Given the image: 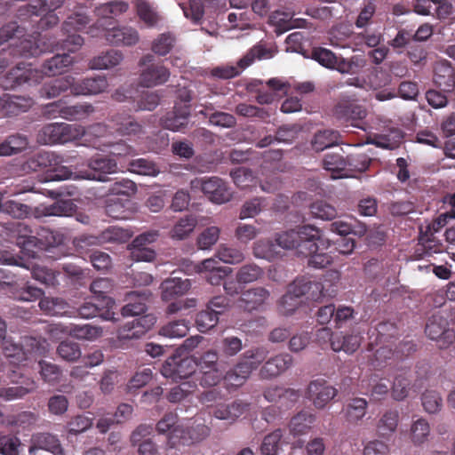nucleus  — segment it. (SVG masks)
Instances as JSON below:
<instances>
[{
    "label": "nucleus",
    "instance_id": "1",
    "mask_svg": "<svg viewBox=\"0 0 455 455\" xmlns=\"http://www.w3.org/2000/svg\"><path fill=\"white\" fill-rule=\"evenodd\" d=\"M321 230L312 225H303L275 235L278 247L295 250L299 255L310 254L317 249Z\"/></svg>",
    "mask_w": 455,
    "mask_h": 455
},
{
    "label": "nucleus",
    "instance_id": "2",
    "mask_svg": "<svg viewBox=\"0 0 455 455\" xmlns=\"http://www.w3.org/2000/svg\"><path fill=\"white\" fill-rule=\"evenodd\" d=\"M64 162L60 154L40 150L28 156L20 167L25 173L45 172L52 180H65L72 177V172L63 165Z\"/></svg>",
    "mask_w": 455,
    "mask_h": 455
},
{
    "label": "nucleus",
    "instance_id": "3",
    "mask_svg": "<svg viewBox=\"0 0 455 455\" xmlns=\"http://www.w3.org/2000/svg\"><path fill=\"white\" fill-rule=\"evenodd\" d=\"M339 281V273L330 270L323 275V283L310 280L307 277H297L288 288L300 300L306 297L308 300L316 301L322 297L333 296L337 290L334 286Z\"/></svg>",
    "mask_w": 455,
    "mask_h": 455
},
{
    "label": "nucleus",
    "instance_id": "4",
    "mask_svg": "<svg viewBox=\"0 0 455 455\" xmlns=\"http://www.w3.org/2000/svg\"><path fill=\"white\" fill-rule=\"evenodd\" d=\"M85 133V128L81 125L52 123L39 130L37 141L44 145L65 144L82 139Z\"/></svg>",
    "mask_w": 455,
    "mask_h": 455
},
{
    "label": "nucleus",
    "instance_id": "5",
    "mask_svg": "<svg viewBox=\"0 0 455 455\" xmlns=\"http://www.w3.org/2000/svg\"><path fill=\"white\" fill-rule=\"evenodd\" d=\"M139 84L142 87L151 88L164 84L170 78L171 72L163 62H155L151 53L143 55L139 60Z\"/></svg>",
    "mask_w": 455,
    "mask_h": 455
},
{
    "label": "nucleus",
    "instance_id": "6",
    "mask_svg": "<svg viewBox=\"0 0 455 455\" xmlns=\"http://www.w3.org/2000/svg\"><path fill=\"white\" fill-rule=\"evenodd\" d=\"M105 305L93 299H85L77 307H75V315L84 319L100 317L104 321L116 323L119 320L116 315V301L114 299H105Z\"/></svg>",
    "mask_w": 455,
    "mask_h": 455
},
{
    "label": "nucleus",
    "instance_id": "7",
    "mask_svg": "<svg viewBox=\"0 0 455 455\" xmlns=\"http://www.w3.org/2000/svg\"><path fill=\"white\" fill-rule=\"evenodd\" d=\"M7 377L10 382L16 384V386L0 387V397L6 401L22 398L36 388L34 379L26 377L20 366H14L13 369H10Z\"/></svg>",
    "mask_w": 455,
    "mask_h": 455
},
{
    "label": "nucleus",
    "instance_id": "8",
    "mask_svg": "<svg viewBox=\"0 0 455 455\" xmlns=\"http://www.w3.org/2000/svg\"><path fill=\"white\" fill-rule=\"evenodd\" d=\"M90 20L84 13H76L69 16L62 24V31L67 37L62 40L60 48L68 52H76L84 44V38L76 34L82 30L89 23Z\"/></svg>",
    "mask_w": 455,
    "mask_h": 455
},
{
    "label": "nucleus",
    "instance_id": "9",
    "mask_svg": "<svg viewBox=\"0 0 455 455\" xmlns=\"http://www.w3.org/2000/svg\"><path fill=\"white\" fill-rule=\"evenodd\" d=\"M448 325L447 317L438 312L428 318L425 327L427 336L436 340L441 349L449 347L455 341V331Z\"/></svg>",
    "mask_w": 455,
    "mask_h": 455
},
{
    "label": "nucleus",
    "instance_id": "10",
    "mask_svg": "<svg viewBox=\"0 0 455 455\" xmlns=\"http://www.w3.org/2000/svg\"><path fill=\"white\" fill-rule=\"evenodd\" d=\"M118 172L116 159L112 156L97 155L89 159L87 169L80 172V177L85 180L105 181L107 175Z\"/></svg>",
    "mask_w": 455,
    "mask_h": 455
},
{
    "label": "nucleus",
    "instance_id": "11",
    "mask_svg": "<svg viewBox=\"0 0 455 455\" xmlns=\"http://www.w3.org/2000/svg\"><path fill=\"white\" fill-rule=\"evenodd\" d=\"M161 373L167 379L174 381L187 379L196 373V362L193 356L181 357L173 355L169 357L162 365Z\"/></svg>",
    "mask_w": 455,
    "mask_h": 455
},
{
    "label": "nucleus",
    "instance_id": "12",
    "mask_svg": "<svg viewBox=\"0 0 455 455\" xmlns=\"http://www.w3.org/2000/svg\"><path fill=\"white\" fill-rule=\"evenodd\" d=\"M191 185L193 188L200 187L209 200L218 204L228 202L232 196L226 182L218 177L196 179Z\"/></svg>",
    "mask_w": 455,
    "mask_h": 455
},
{
    "label": "nucleus",
    "instance_id": "13",
    "mask_svg": "<svg viewBox=\"0 0 455 455\" xmlns=\"http://www.w3.org/2000/svg\"><path fill=\"white\" fill-rule=\"evenodd\" d=\"M210 433V427L204 424H196L187 428L176 427L169 435L168 443L171 447L178 444L189 445L203 441Z\"/></svg>",
    "mask_w": 455,
    "mask_h": 455
},
{
    "label": "nucleus",
    "instance_id": "14",
    "mask_svg": "<svg viewBox=\"0 0 455 455\" xmlns=\"http://www.w3.org/2000/svg\"><path fill=\"white\" fill-rule=\"evenodd\" d=\"M338 395V390L325 379H317L309 382L306 396L316 409H323Z\"/></svg>",
    "mask_w": 455,
    "mask_h": 455
},
{
    "label": "nucleus",
    "instance_id": "15",
    "mask_svg": "<svg viewBox=\"0 0 455 455\" xmlns=\"http://www.w3.org/2000/svg\"><path fill=\"white\" fill-rule=\"evenodd\" d=\"M23 36L24 32L19 35L15 43L12 44L11 53L13 56L24 58L36 57L42 52L54 49L52 44L51 45H46L44 43L42 44V38H36L30 36L22 38Z\"/></svg>",
    "mask_w": 455,
    "mask_h": 455
},
{
    "label": "nucleus",
    "instance_id": "16",
    "mask_svg": "<svg viewBox=\"0 0 455 455\" xmlns=\"http://www.w3.org/2000/svg\"><path fill=\"white\" fill-rule=\"evenodd\" d=\"M156 323V317L144 315L124 323L117 331L120 340L137 339L144 336Z\"/></svg>",
    "mask_w": 455,
    "mask_h": 455
},
{
    "label": "nucleus",
    "instance_id": "17",
    "mask_svg": "<svg viewBox=\"0 0 455 455\" xmlns=\"http://www.w3.org/2000/svg\"><path fill=\"white\" fill-rule=\"evenodd\" d=\"M318 336L328 337L333 351H344L347 354L355 352L362 341V337L358 334L341 335V333H332L331 329L327 327L320 329Z\"/></svg>",
    "mask_w": 455,
    "mask_h": 455
},
{
    "label": "nucleus",
    "instance_id": "18",
    "mask_svg": "<svg viewBox=\"0 0 455 455\" xmlns=\"http://www.w3.org/2000/svg\"><path fill=\"white\" fill-rule=\"evenodd\" d=\"M46 112L52 115L58 113L61 117L67 120H79L88 116L94 112V108L92 104L82 103L73 106H65L61 100L50 103L46 106Z\"/></svg>",
    "mask_w": 455,
    "mask_h": 455
},
{
    "label": "nucleus",
    "instance_id": "19",
    "mask_svg": "<svg viewBox=\"0 0 455 455\" xmlns=\"http://www.w3.org/2000/svg\"><path fill=\"white\" fill-rule=\"evenodd\" d=\"M334 116L340 123L354 127H360L359 123L367 116L366 109L355 102H339L333 111Z\"/></svg>",
    "mask_w": 455,
    "mask_h": 455
},
{
    "label": "nucleus",
    "instance_id": "20",
    "mask_svg": "<svg viewBox=\"0 0 455 455\" xmlns=\"http://www.w3.org/2000/svg\"><path fill=\"white\" fill-rule=\"evenodd\" d=\"M293 364V357L287 353L279 354L267 359L261 366L259 376L262 379H271L285 372Z\"/></svg>",
    "mask_w": 455,
    "mask_h": 455
},
{
    "label": "nucleus",
    "instance_id": "21",
    "mask_svg": "<svg viewBox=\"0 0 455 455\" xmlns=\"http://www.w3.org/2000/svg\"><path fill=\"white\" fill-rule=\"evenodd\" d=\"M195 271L204 274L206 281L212 285H220L224 279L231 273V268L220 267L219 261L213 258L206 259L194 267Z\"/></svg>",
    "mask_w": 455,
    "mask_h": 455
},
{
    "label": "nucleus",
    "instance_id": "22",
    "mask_svg": "<svg viewBox=\"0 0 455 455\" xmlns=\"http://www.w3.org/2000/svg\"><path fill=\"white\" fill-rule=\"evenodd\" d=\"M41 78L39 70L32 68L31 63L19 62L7 73L5 81L10 83V87H15L25 83H38Z\"/></svg>",
    "mask_w": 455,
    "mask_h": 455
},
{
    "label": "nucleus",
    "instance_id": "23",
    "mask_svg": "<svg viewBox=\"0 0 455 455\" xmlns=\"http://www.w3.org/2000/svg\"><path fill=\"white\" fill-rule=\"evenodd\" d=\"M34 105L30 97L4 93L0 97V109L6 116H18L27 112Z\"/></svg>",
    "mask_w": 455,
    "mask_h": 455
},
{
    "label": "nucleus",
    "instance_id": "24",
    "mask_svg": "<svg viewBox=\"0 0 455 455\" xmlns=\"http://www.w3.org/2000/svg\"><path fill=\"white\" fill-rule=\"evenodd\" d=\"M189 116L188 107L174 104L173 109L161 118V124L164 129L181 132L188 126Z\"/></svg>",
    "mask_w": 455,
    "mask_h": 455
},
{
    "label": "nucleus",
    "instance_id": "25",
    "mask_svg": "<svg viewBox=\"0 0 455 455\" xmlns=\"http://www.w3.org/2000/svg\"><path fill=\"white\" fill-rule=\"evenodd\" d=\"M104 37L111 44L124 46L135 45L140 40L138 31L132 27H114L107 29Z\"/></svg>",
    "mask_w": 455,
    "mask_h": 455
},
{
    "label": "nucleus",
    "instance_id": "26",
    "mask_svg": "<svg viewBox=\"0 0 455 455\" xmlns=\"http://www.w3.org/2000/svg\"><path fill=\"white\" fill-rule=\"evenodd\" d=\"M151 292L148 290L142 291H131L126 294L128 303L121 309L123 316H136L143 315L147 311V302Z\"/></svg>",
    "mask_w": 455,
    "mask_h": 455
},
{
    "label": "nucleus",
    "instance_id": "27",
    "mask_svg": "<svg viewBox=\"0 0 455 455\" xmlns=\"http://www.w3.org/2000/svg\"><path fill=\"white\" fill-rule=\"evenodd\" d=\"M434 82L444 92L455 88V70L447 60L437 61L434 68Z\"/></svg>",
    "mask_w": 455,
    "mask_h": 455
},
{
    "label": "nucleus",
    "instance_id": "28",
    "mask_svg": "<svg viewBox=\"0 0 455 455\" xmlns=\"http://www.w3.org/2000/svg\"><path fill=\"white\" fill-rule=\"evenodd\" d=\"M132 233L125 228L112 226L103 230L99 236H89L83 241L90 244L116 243H124L130 240Z\"/></svg>",
    "mask_w": 455,
    "mask_h": 455
},
{
    "label": "nucleus",
    "instance_id": "29",
    "mask_svg": "<svg viewBox=\"0 0 455 455\" xmlns=\"http://www.w3.org/2000/svg\"><path fill=\"white\" fill-rule=\"evenodd\" d=\"M108 86V80L104 76L87 77L79 82L74 80L72 94L92 95L104 92Z\"/></svg>",
    "mask_w": 455,
    "mask_h": 455
},
{
    "label": "nucleus",
    "instance_id": "30",
    "mask_svg": "<svg viewBox=\"0 0 455 455\" xmlns=\"http://www.w3.org/2000/svg\"><path fill=\"white\" fill-rule=\"evenodd\" d=\"M191 283L188 279L180 277H170L165 279L160 286L161 298L164 301H170L177 297L184 295L189 289Z\"/></svg>",
    "mask_w": 455,
    "mask_h": 455
},
{
    "label": "nucleus",
    "instance_id": "31",
    "mask_svg": "<svg viewBox=\"0 0 455 455\" xmlns=\"http://www.w3.org/2000/svg\"><path fill=\"white\" fill-rule=\"evenodd\" d=\"M111 127L120 135H136L141 132L142 126L134 117L126 113H116L110 118Z\"/></svg>",
    "mask_w": 455,
    "mask_h": 455
},
{
    "label": "nucleus",
    "instance_id": "32",
    "mask_svg": "<svg viewBox=\"0 0 455 455\" xmlns=\"http://www.w3.org/2000/svg\"><path fill=\"white\" fill-rule=\"evenodd\" d=\"M33 445L29 448V453L41 449L51 451L54 455H65L64 450L58 437L50 433H39L32 436Z\"/></svg>",
    "mask_w": 455,
    "mask_h": 455
},
{
    "label": "nucleus",
    "instance_id": "33",
    "mask_svg": "<svg viewBox=\"0 0 455 455\" xmlns=\"http://www.w3.org/2000/svg\"><path fill=\"white\" fill-rule=\"evenodd\" d=\"M132 201L129 198L108 196L105 200V212L115 220H127L130 218Z\"/></svg>",
    "mask_w": 455,
    "mask_h": 455
},
{
    "label": "nucleus",
    "instance_id": "34",
    "mask_svg": "<svg viewBox=\"0 0 455 455\" xmlns=\"http://www.w3.org/2000/svg\"><path fill=\"white\" fill-rule=\"evenodd\" d=\"M249 405L242 400H235L228 404L218 405L212 413L219 419L234 422L249 409Z\"/></svg>",
    "mask_w": 455,
    "mask_h": 455
},
{
    "label": "nucleus",
    "instance_id": "35",
    "mask_svg": "<svg viewBox=\"0 0 455 455\" xmlns=\"http://www.w3.org/2000/svg\"><path fill=\"white\" fill-rule=\"evenodd\" d=\"M65 0H31L28 4L20 8V15L39 17L45 12H52L61 7Z\"/></svg>",
    "mask_w": 455,
    "mask_h": 455
},
{
    "label": "nucleus",
    "instance_id": "36",
    "mask_svg": "<svg viewBox=\"0 0 455 455\" xmlns=\"http://www.w3.org/2000/svg\"><path fill=\"white\" fill-rule=\"evenodd\" d=\"M269 297V291L263 287H255L246 290L241 293L239 299L240 307L247 311L257 309Z\"/></svg>",
    "mask_w": 455,
    "mask_h": 455
},
{
    "label": "nucleus",
    "instance_id": "37",
    "mask_svg": "<svg viewBox=\"0 0 455 455\" xmlns=\"http://www.w3.org/2000/svg\"><path fill=\"white\" fill-rule=\"evenodd\" d=\"M39 307L49 315H75V307L60 298H44L40 300Z\"/></svg>",
    "mask_w": 455,
    "mask_h": 455
},
{
    "label": "nucleus",
    "instance_id": "38",
    "mask_svg": "<svg viewBox=\"0 0 455 455\" xmlns=\"http://www.w3.org/2000/svg\"><path fill=\"white\" fill-rule=\"evenodd\" d=\"M74 58L68 53H57L51 59L44 61L42 66L40 75L44 74L48 76H54L62 74L72 63Z\"/></svg>",
    "mask_w": 455,
    "mask_h": 455
},
{
    "label": "nucleus",
    "instance_id": "39",
    "mask_svg": "<svg viewBox=\"0 0 455 455\" xmlns=\"http://www.w3.org/2000/svg\"><path fill=\"white\" fill-rule=\"evenodd\" d=\"M323 167L331 172L333 180L347 178L346 156L340 153H328L323 159Z\"/></svg>",
    "mask_w": 455,
    "mask_h": 455
},
{
    "label": "nucleus",
    "instance_id": "40",
    "mask_svg": "<svg viewBox=\"0 0 455 455\" xmlns=\"http://www.w3.org/2000/svg\"><path fill=\"white\" fill-rule=\"evenodd\" d=\"M368 402L364 398L354 397L349 399L343 408L346 420L351 424H356L366 415Z\"/></svg>",
    "mask_w": 455,
    "mask_h": 455
},
{
    "label": "nucleus",
    "instance_id": "41",
    "mask_svg": "<svg viewBox=\"0 0 455 455\" xmlns=\"http://www.w3.org/2000/svg\"><path fill=\"white\" fill-rule=\"evenodd\" d=\"M316 417L307 411H301L293 416L290 421L289 428L293 435L307 434L315 422Z\"/></svg>",
    "mask_w": 455,
    "mask_h": 455
},
{
    "label": "nucleus",
    "instance_id": "42",
    "mask_svg": "<svg viewBox=\"0 0 455 455\" xmlns=\"http://www.w3.org/2000/svg\"><path fill=\"white\" fill-rule=\"evenodd\" d=\"M340 134L338 131L325 129L315 133L311 147L315 152H322L326 148L334 147L339 143Z\"/></svg>",
    "mask_w": 455,
    "mask_h": 455
},
{
    "label": "nucleus",
    "instance_id": "43",
    "mask_svg": "<svg viewBox=\"0 0 455 455\" xmlns=\"http://www.w3.org/2000/svg\"><path fill=\"white\" fill-rule=\"evenodd\" d=\"M74 77L71 76H66L45 84L41 89V93L47 98H55L68 90L70 91V93H72Z\"/></svg>",
    "mask_w": 455,
    "mask_h": 455
},
{
    "label": "nucleus",
    "instance_id": "44",
    "mask_svg": "<svg viewBox=\"0 0 455 455\" xmlns=\"http://www.w3.org/2000/svg\"><path fill=\"white\" fill-rule=\"evenodd\" d=\"M248 367L239 362L222 377L227 389H236L243 386L251 373Z\"/></svg>",
    "mask_w": 455,
    "mask_h": 455
},
{
    "label": "nucleus",
    "instance_id": "45",
    "mask_svg": "<svg viewBox=\"0 0 455 455\" xmlns=\"http://www.w3.org/2000/svg\"><path fill=\"white\" fill-rule=\"evenodd\" d=\"M177 44V37L172 32L158 35L151 43V51L159 57L171 53Z\"/></svg>",
    "mask_w": 455,
    "mask_h": 455
},
{
    "label": "nucleus",
    "instance_id": "46",
    "mask_svg": "<svg viewBox=\"0 0 455 455\" xmlns=\"http://www.w3.org/2000/svg\"><path fill=\"white\" fill-rule=\"evenodd\" d=\"M123 59L124 56L120 51L109 50L94 57L89 65L92 69H108L119 65Z\"/></svg>",
    "mask_w": 455,
    "mask_h": 455
},
{
    "label": "nucleus",
    "instance_id": "47",
    "mask_svg": "<svg viewBox=\"0 0 455 455\" xmlns=\"http://www.w3.org/2000/svg\"><path fill=\"white\" fill-rule=\"evenodd\" d=\"M277 243L271 239H260L253 244V255L258 259L272 261L281 256L280 251L277 250Z\"/></svg>",
    "mask_w": 455,
    "mask_h": 455
},
{
    "label": "nucleus",
    "instance_id": "48",
    "mask_svg": "<svg viewBox=\"0 0 455 455\" xmlns=\"http://www.w3.org/2000/svg\"><path fill=\"white\" fill-rule=\"evenodd\" d=\"M268 351L263 347H253L246 350L242 358L239 360L241 364L247 366L249 373H251L254 370L258 369L259 366L266 362Z\"/></svg>",
    "mask_w": 455,
    "mask_h": 455
},
{
    "label": "nucleus",
    "instance_id": "49",
    "mask_svg": "<svg viewBox=\"0 0 455 455\" xmlns=\"http://www.w3.org/2000/svg\"><path fill=\"white\" fill-rule=\"evenodd\" d=\"M399 422V412L396 410L387 411L379 419L377 431L382 437L391 436L396 430Z\"/></svg>",
    "mask_w": 455,
    "mask_h": 455
},
{
    "label": "nucleus",
    "instance_id": "50",
    "mask_svg": "<svg viewBox=\"0 0 455 455\" xmlns=\"http://www.w3.org/2000/svg\"><path fill=\"white\" fill-rule=\"evenodd\" d=\"M379 345V347H378L377 348H375L373 342H370L368 345V351H374L372 355H369L370 364L374 369H380L384 367L388 359H391L393 356V350L389 346L385 345V343Z\"/></svg>",
    "mask_w": 455,
    "mask_h": 455
},
{
    "label": "nucleus",
    "instance_id": "51",
    "mask_svg": "<svg viewBox=\"0 0 455 455\" xmlns=\"http://www.w3.org/2000/svg\"><path fill=\"white\" fill-rule=\"evenodd\" d=\"M252 61L253 57L245 56L238 61V67H217L212 70V75L221 79H230L237 76L241 73V70L250 66Z\"/></svg>",
    "mask_w": 455,
    "mask_h": 455
},
{
    "label": "nucleus",
    "instance_id": "52",
    "mask_svg": "<svg viewBox=\"0 0 455 455\" xmlns=\"http://www.w3.org/2000/svg\"><path fill=\"white\" fill-rule=\"evenodd\" d=\"M2 349L4 355L11 360V363L20 366L21 363L26 361V352L22 344L15 343L5 337L2 339Z\"/></svg>",
    "mask_w": 455,
    "mask_h": 455
},
{
    "label": "nucleus",
    "instance_id": "53",
    "mask_svg": "<svg viewBox=\"0 0 455 455\" xmlns=\"http://www.w3.org/2000/svg\"><path fill=\"white\" fill-rule=\"evenodd\" d=\"M22 345L26 352V360L29 356H43L48 352L49 343L45 339L25 337Z\"/></svg>",
    "mask_w": 455,
    "mask_h": 455
},
{
    "label": "nucleus",
    "instance_id": "54",
    "mask_svg": "<svg viewBox=\"0 0 455 455\" xmlns=\"http://www.w3.org/2000/svg\"><path fill=\"white\" fill-rule=\"evenodd\" d=\"M411 379L406 373L397 374L390 387V394L394 400L403 401L409 395Z\"/></svg>",
    "mask_w": 455,
    "mask_h": 455
},
{
    "label": "nucleus",
    "instance_id": "55",
    "mask_svg": "<svg viewBox=\"0 0 455 455\" xmlns=\"http://www.w3.org/2000/svg\"><path fill=\"white\" fill-rule=\"evenodd\" d=\"M328 243L321 235V241H317V249L310 254H302L301 256L308 257L307 265L315 268H323L332 262V257L326 252H318L320 246L327 247Z\"/></svg>",
    "mask_w": 455,
    "mask_h": 455
},
{
    "label": "nucleus",
    "instance_id": "56",
    "mask_svg": "<svg viewBox=\"0 0 455 455\" xmlns=\"http://www.w3.org/2000/svg\"><path fill=\"white\" fill-rule=\"evenodd\" d=\"M369 333L371 337L376 336L375 343L378 347L379 344L388 343L397 334V328L393 323L382 322L370 329Z\"/></svg>",
    "mask_w": 455,
    "mask_h": 455
},
{
    "label": "nucleus",
    "instance_id": "57",
    "mask_svg": "<svg viewBox=\"0 0 455 455\" xmlns=\"http://www.w3.org/2000/svg\"><path fill=\"white\" fill-rule=\"evenodd\" d=\"M264 270L255 263L242 266L236 272L235 277L239 283L246 284L260 279Z\"/></svg>",
    "mask_w": 455,
    "mask_h": 455
},
{
    "label": "nucleus",
    "instance_id": "58",
    "mask_svg": "<svg viewBox=\"0 0 455 455\" xmlns=\"http://www.w3.org/2000/svg\"><path fill=\"white\" fill-rule=\"evenodd\" d=\"M365 59L361 55H354L349 59L339 57L336 70L341 74H356L365 66Z\"/></svg>",
    "mask_w": 455,
    "mask_h": 455
},
{
    "label": "nucleus",
    "instance_id": "59",
    "mask_svg": "<svg viewBox=\"0 0 455 455\" xmlns=\"http://www.w3.org/2000/svg\"><path fill=\"white\" fill-rule=\"evenodd\" d=\"M371 388L364 394L370 395L371 399L374 402H381L385 400L390 393V387L388 381L384 379H377L376 376L371 377L370 379Z\"/></svg>",
    "mask_w": 455,
    "mask_h": 455
},
{
    "label": "nucleus",
    "instance_id": "60",
    "mask_svg": "<svg viewBox=\"0 0 455 455\" xmlns=\"http://www.w3.org/2000/svg\"><path fill=\"white\" fill-rule=\"evenodd\" d=\"M130 172L147 176H156L159 168L153 161L147 158L133 159L129 163Z\"/></svg>",
    "mask_w": 455,
    "mask_h": 455
},
{
    "label": "nucleus",
    "instance_id": "61",
    "mask_svg": "<svg viewBox=\"0 0 455 455\" xmlns=\"http://www.w3.org/2000/svg\"><path fill=\"white\" fill-rule=\"evenodd\" d=\"M371 162V159L364 153L347 155L346 156L347 177L350 176L349 173L353 172H365L369 168Z\"/></svg>",
    "mask_w": 455,
    "mask_h": 455
},
{
    "label": "nucleus",
    "instance_id": "62",
    "mask_svg": "<svg viewBox=\"0 0 455 455\" xmlns=\"http://www.w3.org/2000/svg\"><path fill=\"white\" fill-rule=\"evenodd\" d=\"M309 209L313 217L323 220H331L338 215L336 208L323 200L312 203Z\"/></svg>",
    "mask_w": 455,
    "mask_h": 455
},
{
    "label": "nucleus",
    "instance_id": "63",
    "mask_svg": "<svg viewBox=\"0 0 455 455\" xmlns=\"http://www.w3.org/2000/svg\"><path fill=\"white\" fill-rule=\"evenodd\" d=\"M310 57L312 60L329 69L336 68L339 59L331 50L323 47L314 48L311 51Z\"/></svg>",
    "mask_w": 455,
    "mask_h": 455
},
{
    "label": "nucleus",
    "instance_id": "64",
    "mask_svg": "<svg viewBox=\"0 0 455 455\" xmlns=\"http://www.w3.org/2000/svg\"><path fill=\"white\" fill-rule=\"evenodd\" d=\"M189 330V323L185 320H177L164 325L159 333L168 338H182L185 337Z\"/></svg>",
    "mask_w": 455,
    "mask_h": 455
}]
</instances>
